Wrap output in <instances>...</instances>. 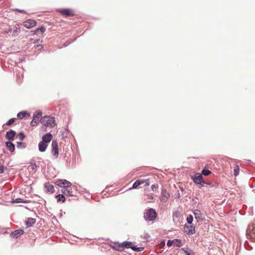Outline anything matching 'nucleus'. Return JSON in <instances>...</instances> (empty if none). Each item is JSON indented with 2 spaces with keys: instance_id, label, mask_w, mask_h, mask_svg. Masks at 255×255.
I'll return each mask as SVG.
<instances>
[{
  "instance_id": "obj_1",
  "label": "nucleus",
  "mask_w": 255,
  "mask_h": 255,
  "mask_svg": "<svg viewBox=\"0 0 255 255\" xmlns=\"http://www.w3.org/2000/svg\"><path fill=\"white\" fill-rule=\"evenodd\" d=\"M157 217V213L153 208H149L144 213L143 218L147 222L154 221Z\"/></svg>"
},
{
  "instance_id": "obj_2",
  "label": "nucleus",
  "mask_w": 255,
  "mask_h": 255,
  "mask_svg": "<svg viewBox=\"0 0 255 255\" xmlns=\"http://www.w3.org/2000/svg\"><path fill=\"white\" fill-rule=\"evenodd\" d=\"M40 122L42 124L43 126L45 128L47 127H53L55 125V118L47 116L42 117Z\"/></svg>"
},
{
  "instance_id": "obj_3",
  "label": "nucleus",
  "mask_w": 255,
  "mask_h": 255,
  "mask_svg": "<svg viewBox=\"0 0 255 255\" xmlns=\"http://www.w3.org/2000/svg\"><path fill=\"white\" fill-rule=\"evenodd\" d=\"M184 233L188 235L191 236L195 234V226L192 224H185L183 226Z\"/></svg>"
},
{
  "instance_id": "obj_4",
  "label": "nucleus",
  "mask_w": 255,
  "mask_h": 255,
  "mask_svg": "<svg viewBox=\"0 0 255 255\" xmlns=\"http://www.w3.org/2000/svg\"><path fill=\"white\" fill-rule=\"evenodd\" d=\"M133 245L131 242L125 241L122 244H118V247L115 248V249L118 251H122L125 248L132 249Z\"/></svg>"
},
{
  "instance_id": "obj_5",
  "label": "nucleus",
  "mask_w": 255,
  "mask_h": 255,
  "mask_svg": "<svg viewBox=\"0 0 255 255\" xmlns=\"http://www.w3.org/2000/svg\"><path fill=\"white\" fill-rule=\"evenodd\" d=\"M63 188H65L66 190L67 194L66 195L69 196H74L76 194V187L75 186H72V184L70 182V185H67L66 186H64Z\"/></svg>"
},
{
  "instance_id": "obj_6",
  "label": "nucleus",
  "mask_w": 255,
  "mask_h": 255,
  "mask_svg": "<svg viewBox=\"0 0 255 255\" xmlns=\"http://www.w3.org/2000/svg\"><path fill=\"white\" fill-rule=\"evenodd\" d=\"M52 151L51 153L55 159L58 158L59 155V148L58 142L56 140H53L51 144Z\"/></svg>"
},
{
  "instance_id": "obj_7",
  "label": "nucleus",
  "mask_w": 255,
  "mask_h": 255,
  "mask_svg": "<svg viewBox=\"0 0 255 255\" xmlns=\"http://www.w3.org/2000/svg\"><path fill=\"white\" fill-rule=\"evenodd\" d=\"M57 11L66 17H72L75 15L74 10L70 8H60Z\"/></svg>"
},
{
  "instance_id": "obj_8",
  "label": "nucleus",
  "mask_w": 255,
  "mask_h": 255,
  "mask_svg": "<svg viewBox=\"0 0 255 255\" xmlns=\"http://www.w3.org/2000/svg\"><path fill=\"white\" fill-rule=\"evenodd\" d=\"M192 179L196 184H200L201 186H203L205 182L203 179L202 174H196L192 177Z\"/></svg>"
},
{
  "instance_id": "obj_9",
  "label": "nucleus",
  "mask_w": 255,
  "mask_h": 255,
  "mask_svg": "<svg viewBox=\"0 0 255 255\" xmlns=\"http://www.w3.org/2000/svg\"><path fill=\"white\" fill-rule=\"evenodd\" d=\"M37 22L36 20L29 19L23 22V26L26 28L30 29L36 25Z\"/></svg>"
},
{
  "instance_id": "obj_10",
  "label": "nucleus",
  "mask_w": 255,
  "mask_h": 255,
  "mask_svg": "<svg viewBox=\"0 0 255 255\" xmlns=\"http://www.w3.org/2000/svg\"><path fill=\"white\" fill-rule=\"evenodd\" d=\"M16 134V133L14 130L10 129L6 132L5 136L8 141H12L14 140Z\"/></svg>"
},
{
  "instance_id": "obj_11",
  "label": "nucleus",
  "mask_w": 255,
  "mask_h": 255,
  "mask_svg": "<svg viewBox=\"0 0 255 255\" xmlns=\"http://www.w3.org/2000/svg\"><path fill=\"white\" fill-rule=\"evenodd\" d=\"M52 138V135L50 132H48L44 134L42 137V140L41 141L44 142L48 144L50 142Z\"/></svg>"
},
{
  "instance_id": "obj_12",
  "label": "nucleus",
  "mask_w": 255,
  "mask_h": 255,
  "mask_svg": "<svg viewBox=\"0 0 255 255\" xmlns=\"http://www.w3.org/2000/svg\"><path fill=\"white\" fill-rule=\"evenodd\" d=\"M55 184L61 188H63L64 186L70 185V182L66 179H58L55 182Z\"/></svg>"
},
{
  "instance_id": "obj_13",
  "label": "nucleus",
  "mask_w": 255,
  "mask_h": 255,
  "mask_svg": "<svg viewBox=\"0 0 255 255\" xmlns=\"http://www.w3.org/2000/svg\"><path fill=\"white\" fill-rule=\"evenodd\" d=\"M24 233V231L22 229H18L14 232H12L10 234V237L12 238H14L15 239L18 238L19 237H20L21 235H23Z\"/></svg>"
},
{
  "instance_id": "obj_14",
  "label": "nucleus",
  "mask_w": 255,
  "mask_h": 255,
  "mask_svg": "<svg viewBox=\"0 0 255 255\" xmlns=\"http://www.w3.org/2000/svg\"><path fill=\"white\" fill-rule=\"evenodd\" d=\"M248 230L251 231V237L253 241L255 242V224L250 225L248 227Z\"/></svg>"
},
{
  "instance_id": "obj_15",
  "label": "nucleus",
  "mask_w": 255,
  "mask_h": 255,
  "mask_svg": "<svg viewBox=\"0 0 255 255\" xmlns=\"http://www.w3.org/2000/svg\"><path fill=\"white\" fill-rule=\"evenodd\" d=\"M30 117V114L28 112L25 111H23L19 112L17 114V118L18 119L21 120L24 118Z\"/></svg>"
},
{
  "instance_id": "obj_16",
  "label": "nucleus",
  "mask_w": 255,
  "mask_h": 255,
  "mask_svg": "<svg viewBox=\"0 0 255 255\" xmlns=\"http://www.w3.org/2000/svg\"><path fill=\"white\" fill-rule=\"evenodd\" d=\"M44 189L46 190V192H49L50 193H53L55 191L54 186L48 183H46L44 184Z\"/></svg>"
},
{
  "instance_id": "obj_17",
  "label": "nucleus",
  "mask_w": 255,
  "mask_h": 255,
  "mask_svg": "<svg viewBox=\"0 0 255 255\" xmlns=\"http://www.w3.org/2000/svg\"><path fill=\"white\" fill-rule=\"evenodd\" d=\"M193 213L195 216V218L197 220V222H198L200 220H202L201 218V216L202 215L200 210L196 209L193 211Z\"/></svg>"
},
{
  "instance_id": "obj_18",
  "label": "nucleus",
  "mask_w": 255,
  "mask_h": 255,
  "mask_svg": "<svg viewBox=\"0 0 255 255\" xmlns=\"http://www.w3.org/2000/svg\"><path fill=\"white\" fill-rule=\"evenodd\" d=\"M48 146V144L44 143V142L40 141L38 143V150L40 152H44L46 151Z\"/></svg>"
},
{
  "instance_id": "obj_19",
  "label": "nucleus",
  "mask_w": 255,
  "mask_h": 255,
  "mask_svg": "<svg viewBox=\"0 0 255 255\" xmlns=\"http://www.w3.org/2000/svg\"><path fill=\"white\" fill-rule=\"evenodd\" d=\"M5 146L8 149V150L10 152H13L15 150V145L14 144L10 141H6L5 143Z\"/></svg>"
},
{
  "instance_id": "obj_20",
  "label": "nucleus",
  "mask_w": 255,
  "mask_h": 255,
  "mask_svg": "<svg viewBox=\"0 0 255 255\" xmlns=\"http://www.w3.org/2000/svg\"><path fill=\"white\" fill-rule=\"evenodd\" d=\"M144 183V181L142 180H136L133 184H132V187L129 188L128 190H130L131 189H135L141 184Z\"/></svg>"
},
{
  "instance_id": "obj_21",
  "label": "nucleus",
  "mask_w": 255,
  "mask_h": 255,
  "mask_svg": "<svg viewBox=\"0 0 255 255\" xmlns=\"http://www.w3.org/2000/svg\"><path fill=\"white\" fill-rule=\"evenodd\" d=\"M35 223V219L32 218H28L25 222V225L28 227H32Z\"/></svg>"
},
{
  "instance_id": "obj_22",
  "label": "nucleus",
  "mask_w": 255,
  "mask_h": 255,
  "mask_svg": "<svg viewBox=\"0 0 255 255\" xmlns=\"http://www.w3.org/2000/svg\"><path fill=\"white\" fill-rule=\"evenodd\" d=\"M42 112L41 111H38L34 113L33 117L35 116V120L39 122L41 119L42 118Z\"/></svg>"
},
{
  "instance_id": "obj_23",
  "label": "nucleus",
  "mask_w": 255,
  "mask_h": 255,
  "mask_svg": "<svg viewBox=\"0 0 255 255\" xmlns=\"http://www.w3.org/2000/svg\"><path fill=\"white\" fill-rule=\"evenodd\" d=\"M55 197L57 199V202L61 201L62 203H64L66 200L65 197L63 194H58L55 196Z\"/></svg>"
},
{
  "instance_id": "obj_24",
  "label": "nucleus",
  "mask_w": 255,
  "mask_h": 255,
  "mask_svg": "<svg viewBox=\"0 0 255 255\" xmlns=\"http://www.w3.org/2000/svg\"><path fill=\"white\" fill-rule=\"evenodd\" d=\"M182 250L186 255H195L194 252L188 248H182Z\"/></svg>"
},
{
  "instance_id": "obj_25",
  "label": "nucleus",
  "mask_w": 255,
  "mask_h": 255,
  "mask_svg": "<svg viewBox=\"0 0 255 255\" xmlns=\"http://www.w3.org/2000/svg\"><path fill=\"white\" fill-rule=\"evenodd\" d=\"M20 30L18 24H15L14 26V29L13 31V36H16L20 33Z\"/></svg>"
},
{
  "instance_id": "obj_26",
  "label": "nucleus",
  "mask_w": 255,
  "mask_h": 255,
  "mask_svg": "<svg viewBox=\"0 0 255 255\" xmlns=\"http://www.w3.org/2000/svg\"><path fill=\"white\" fill-rule=\"evenodd\" d=\"M45 31V28L44 26H41L40 27L36 28L35 30H33L34 34H38L39 32L42 34Z\"/></svg>"
},
{
  "instance_id": "obj_27",
  "label": "nucleus",
  "mask_w": 255,
  "mask_h": 255,
  "mask_svg": "<svg viewBox=\"0 0 255 255\" xmlns=\"http://www.w3.org/2000/svg\"><path fill=\"white\" fill-rule=\"evenodd\" d=\"M69 132V130L67 128H64L61 130L60 133L62 136V138H64L67 137L68 133Z\"/></svg>"
},
{
  "instance_id": "obj_28",
  "label": "nucleus",
  "mask_w": 255,
  "mask_h": 255,
  "mask_svg": "<svg viewBox=\"0 0 255 255\" xmlns=\"http://www.w3.org/2000/svg\"><path fill=\"white\" fill-rule=\"evenodd\" d=\"M29 164H30V166H31V169L34 171H36L37 169V166L36 164L35 163V161L34 159H31Z\"/></svg>"
},
{
  "instance_id": "obj_29",
  "label": "nucleus",
  "mask_w": 255,
  "mask_h": 255,
  "mask_svg": "<svg viewBox=\"0 0 255 255\" xmlns=\"http://www.w3.org/2000/svg\"><path fill=\"white\" fill-rule=\"evenodd\" d=\"M162 200L164 202H166L169 197V194L166 192V191H163L162 192Z\"/></svg>"
},
{
  "instance_id": "obj_30",
  "label": "nucleus",
  "mask_w": 255,
  "mask_h": 255,
  "mask_svg": "<svg viewBox=\"0 0 255 255\" xmlns=\"http://www.w3.org/2000/svg\"><path fill=\"white\" fill-rule=\"evenodd\" d=\"M12 202L16 203H27L29 202V200H24L23 199H21V198H16L15 199H13Z\"/></svg>"
},
{
  "instance_id": "obj_31",
  "label": "nucleus",
  "mask_w": 255,
  "mask_h": 255,
  "mask_svg": "<svg viewBox=\"0 0 255 255\" xmlns=\"http://www.w3.org/2000/svg\"><path fill=\"white\" fill-rule=\"evenodd\" d=\"M173 245L177 247H181L182 242L181 240L178 239H173Z\"/></svg>"
},
{
  "instance_id": "obj_32",
  "label": "nucleus",
  "mask_w": 255,
  "mask_h": 255,
  "mask_svg": "<svg viewBox=\"0 0 255 255\" xmlns=\"http://www.w3.org/2000/svg\"><path fill=\"white\" fill-rule=\"evenodd\" d=\"M187 224H192L193 221V217L191 215H189L186 217Z\"/></svg>"
},
{
  "instance_id": "obj_33",
  "label": "nucleus",
  "mask_w": 255,
  "mask_h": 255,
  "mask_svg": "<svg viewBox=\"0 0 255 255\" xmlns=\"http://www.w3.org/2000/svg\"><path fill=\"white\" fill-rule=\"evenodd\" d=\"M17 147L19 149H24L26 147V144L22 142H17Z\"/></svg>"
},
{
  "instance_id": "obj_34",
  "label": "nucleus",
  "mask_w": 255,
  "mask_h": 255,
  "mask_svg": "<svg viewBox=\"0 0 255 255\" xmlns=\"http://www.w3.org/2000/svg\"><path fill=\"white\" fill-rule=\"evenodd\" d=\"M211 173V171L206 168H204L202 171V175L204 176H208Z\"/></svg>"
},
{
  "instance_id": "obj_35",
  "label": "nucleus",
  "mask_w": 255,
  "mask_h": 255,
  "mask_svg": "<svg viewBox=\"0 0 255 255\" xmlns=\"http://www.w3.org/2000/svg\"><path fill=\"white\" fill-rule=\"evenodd\" d=\"M132 250L135 252H141L144 250L143 247H137L136 246L133 245L132 247Z\"/></svg>"
},
{
  "instance_id": "obj_36",
  "label": "nucleus",
  "mask_w": 255,
  "mask_h": 255,
  "mask_svg": "<svg viewBox=\"0 0 255 255\" xmlns=\"http://www.w3.org/2000/svg\"><path fill=\"white\" fill-rule=\"evenodd\" d=\"M16 121V119L15 118H11L10 119H9L6 123V125L8 126H10L11 125H12L13 124H14L15 123Z\"/></svg>"
},
{
  "instance_id": "obj_37",
  "label": "nucleus",
  "mask_w": 255,
  "mask_h": 255,
  "mask_svg": "<svg viewBox=\"0 0 255 255\" xmlns=\"http://www.w3.org/2000/svg\"><path fill=\"white\" fill-rule=\"evenodd\" d=\"M35 118H36V116H35L34 117H33L32 120L30 122V125L32 127L36 126L39 123V122L35 120Z\"/></svg>"
},
{
  "instance_id": "obj_38",
  "label": "nucleus",
  "mask_w": 255,
  "mask_h": 255,
  "mask_svg": "<svg viewBox=\"0 0 255 255\" xmlns=\"http://www.w3.org/2000/svg\"><path fill=\"white\" fill-rule=\"evenodd\" d=\"M18 136L20 140L22 141L25 137V135L22 132H20L18 134Z\"/></svg>"
},
{
  "instance_id": "obj_39",
  "label": "nucleus",
  "mask_w": 255,
  "mask_h": 255,
  "mask_svg": "<svg viewBox=\"0 0 255 255\" xmlns=\"http://www.w3.org/2000/svg\"><path fill=\"white\" fill-rule=\"evenodd\" d=\"M180 213L179 211H176L173 213V218H178L180 217Z\"/></svg>"
},
{
  "instance_id": "obj_40",
  "label": "nucleus",
  "mask_w": 255,
  "mask_h": 255,
  "mask_svg": "<svg viewBox=\"0 0 255 255\" xmlns=\"http://www.w3.org/2000/svg\"><path fill=\"white\" fill-rule=\"evenodd\" d=\"M240 169L238 166H237L234 169V174L235 176H237L239 174Z\"/></svg>"
},
{
  "instance_id": "obj_41",
  "label": "nucleus",
  "mask_w": 255,
  "mask_h": 255,
  "mask_svg": "<svg viewBox=\"0 0 255 255\" xmlns=\"http://www.w3.org/2000/svg\"><path fill=\"white\" fill-rule=\"evenodd\" d=\"M5 233H7L6 229L0 227V234H4Z\"/></svg>"
},
{
  "instance_id": "obj_42",
  "label": "nucleus",
  "mask_w": 255,
  "mask_h": 255,
  "mask_svg": "<svg viewBox=\"0 0 255 255\" xmlns=\"http://www.w3.org/2000/svg\"><path fill=\"white\" fill-rule=\"evenodd\" d=\"M173 245V240H168L167 242V245L168 247H171Z\"/></svg>"
},
{
  "instance_id": "obj_43",
  "label": "nucleus",
  "mask_w": 255,
  "mask_h": 255,
  "mask_svg": "<svg viewBox=\"0 0 255 255\" xmlns=\"http://www.w3.org/2000/svg\"><path fill=\"white\" fill-rule=\"evenodd\" d=\"M13 10L15 11H17L20 13H26V11L23 9H19L15 8V9H14Z\"/></svg>"
},
{
  "instance_id": "obj_44",
  "label": "nucleus",
  "mask_w": 255,
  "mask_h": 255,
  "mask_svg": "<svg viewBox=\"0 0 255 255\" xmlns=\"http://www.w3.org/2000/svg\"><path fill=\"white\" fill-rule=\"evenodd\" d=\"M4 167L3 165H0V173H3L4 171Z\"/></svg>"
},
{
  "instance_id": "obj_45",
  "label": "nucleus",
  "mask_w": 255,
  "mask_h": 255,
  "mask_svg": "<svg viewBox=\"0 0 255 255\" xmlns=\"http://www.w3.org/2000/svg\"><path fill=\"white\" fill-rule=\"evenodd\" d=\"M157 187L154 184L151 185V189L153 191L157 189Z\"/></svg>"
},
{
  "instance_id": "obj_46",
  "label": "nucleus",
  "mask_w": 255,
  "mask_h": 255,
  "mask_svg": "<svg viewBox=\"0 0 255 255\" xmlns=\"http://www.w3.org/2000/svg\"><path fill=\"white\" fill-rule=\"evenodd\" d=\"M61 192L62 193V194H67V192H66V190L65 188H62V189H61Z\"/></svg>"
},
{
  "instance_id": "obj_47",
  "label": "nucleus",
  "mask_w": 255,
  "mask_h": 255,
  "mask_svg": "<svg viewBox=\"0 0 255 255\" xmlns=\"http://www.w3.org/2000/svg\"><path fill=\"white\" fill-rule=\"evenodd\" d=\"M144 182H145V185L148 186L149 185V181L148 180H143Z\"/></svg>"
},
{
  "instance_id": "obj_48",
  "label": "nucleus",
  "mask_w": 255,
  "mask_h": 255,
  "mask_svg": "<svg viewBox=\"0 0 255 255\" xmlns=\"http://www.w3.org/2000/svg\"><path fill=\"white\" fill-rule=\"evenodd\" d=\"M149 237V236L147 233L144 234V238H148Z\"/></svg>"
},
{
  "instance_id": "obj_49",
  "label": "nucleus",
  "mask_w": 255,
  "mask_h": 255,
  "mask_svg": "<svg viewBox=\"0 0 255 255\" xmlns=\"http://www.w3.org/2000/svg\"><path fill=\"white\" fill-rule=\"evenodd\" d=\"M25 60L24 58H19V61L20 62H22V61H24Z\"/></svg>"
},
{
  "instance_id": "obj_50",
  "label": "nucleus",
  "mask_w": 255,
  "mask_h": 255,
  "mask_svg": "<svg viewBox=\"0 0 255 255\" xmlns=\"http://www.w3.org/2000/svg\"><path fill=\"white\" fill-rule=\"evenodd\" d=\"M180 197V195L179 192H178V194L176 195V198H179Z\"/></svg>"
},
{
  "instance_id": "obj_51",
  "label": "nucleus",
  "mask_w": 255,
  "mask_h": 255,
  "mask_svg": "<svg viewBox=\"0 0 255 255\" xmlns=\"http://www.w3.org/2000/svg\"><path fill=\"white\" fill-rule=\"evenodd\" d=\"M39 41H40V39H37L35 40L34 43H38Z\"/></svg>"
},
{
  "instance_id": "obj_52",
  "label": "nucleus",
  "mask_w": 255,
  "mask_h": 255,
  "mask_svg": "<svg viewBox=\"0 0 255 255\" xmlns=\"http://www.w3.org/2000/svg\"><path fill=\"white\" fill-rule=\"evenodd\" d=\"M37 47H40V49L43 48V46H42L41 45H40V44H37Z\"/></svg>"
},
{
  "instance_id": "obj_53",
  "label": "nucleus",
  "mask_w": 255,
  "mask_h": 255,
  "mask_svg": "<svg viewBox=\"0 0 255 255\" xmlns=\"http://www.w3.org/2000/svg\"><path fill=\"white\" fill-rule=\"evenodd\" d=\"M11 30L10 29H8L6 31V33H8V32H11Z\"/></svg>"
},
{
  "instance_id": "obj_54",
  "label": "nucleus",
  "mask_w": 255,
  "mask_h": 255,
  "mask_svg": "<svg viewBox=\"0 0 255 255\" xmlns=\"http://www.w3.org/2000/svg\"><path fill=\"white\" fill-rule=\"evenodd\" d=\"M153 198V196L151 195L150 196V197H149V199H152Z\"/></svg>"
},
{
  "instance_id": "obj_55",
  "label": "nucleus",
  "mask_w": 255,
  "mask_h": 255,
  "mask_svg": "<svg viewBox=\"0 0 255 255\" xmlns=\"http://www.w3.org/2000/svg\"><path fill=\"white\" fill-rule=\"evenodd\" d=\"M31 32V35L35 34L34 33V31H33H33H31V32Z\"/></svg>"
},
{
  "instance_id": "obj_56",
  "label": "nucleus",
  "mask_w": 255,
  "mask_h": 255,
  "mask_svg": "<svg viewBox=\"0 0 255 255\" xmlns=\"http://www.w3.org/2000/svg\"><path fill=\"white\" fill-rule=\"evenodd\" d=\"M207 185H211V183H206Z\"/></svg>"
},
{
  "instance_id": "obj_57",
  "label": "nucleus",
  "mask_w": 255,
  "mask_h": 255,
  "mask_svg": "<svg viewBox=\"0 0 255 255\" xmlns=\"http://www.w3.org/2000/svg\"><path fill=\"white\" fill-rule=\"evenodd\" d=\"M253 191L255 192V190H253Z\"/></svg>"
}]
</instances>
